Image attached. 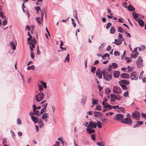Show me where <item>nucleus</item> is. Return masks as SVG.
Returning <instances> with one entry per match:
<instances>
[{"label": "nucleus", "instance_id": "obj_39", "mask_svg": "<svg viewBox=\"0 0 146 146\" xmlns=\"http://www.w3.org/2000/svg\"><path fill=\"white\" fill-rule=\"evenodd\" d=\"M40 83L43 85V86L44 88L46 89L47 88L46 84L45 82H44L43 81H41L40 82Z\"/></svg>", "mask_w": 146, "mask_h": 146}, {"label": "nucleus", "instance_id": "obj_33", "mask_svg": "<svg viewBox=\"0 0 146 146\" xmlns=\"http://www.w3.org/2000/svg\"><path fill=\"white\" fill-rule=\"evenodd\" d=\"M74 18H76V19L78 22L79 20L77 17V11L76 10L74 11Z\"/></svg>", "mask_w": 146, "mask_h": 146}, {"label": "nucleus", "instance_id": "obj_9", "mask_svg": "<svg viewBox=\"0 0 146 146\" xmlns=\"http://www.w3.org/2000/svg\"><path fill=\"white\" fill-rule=\"evenodd\" d=\"M142 61L141 58L139 57L137 62V66L138 68H141L143 66Z\"/></svg>", "mask_w": 146, "mask_h": 146}, {"label": "nucleus", "instance_id": "obj_10", "mask_svg": "<svg viewBox=\"0 0 146 146\" xmlns=\"http://www.w3.org/2000/svg\"><path fill=\"white\" fill-rule=\"evenodd\" d=\"M102 72H101L99 69L96 72V75L100 79H101L102 78Z\"/></svg>", "mask_w": 146, "mask_h": 146}, {"label": "nucleus", "instance_id": "obj_7", "mask_svg": "<svg viewBox=\"0 0 146 146\" xmlns=\"http://www.w3.org/2000/svg\"><path fill=\"white\" fill-rule=\"evenodd\" d=\"M131 116L133 118L135 119L136 120H138L140 117V114L138 111H136L132 113Z\"/></svg>", "mask_w": 146, "mask_h": 146}, {"label": "nucleus", "instance_id": "obj_5", "mask_svg": "<svg viewBox=\"0 0 146 146\" xmlns=\"http://www.w3.org/2000/svg\"><path fill=\"white\" fill-rule=\"evenodd\" d=\"M113 92L115 94H120L121 93V90L119 86H115L113 87Z\"/></svg>", "mask_w": 146, "mask_h": 146}, {"label": "nucleus", "instance_id": "obj_23", "mask_svg": "<svg viewBox=\"0 0 146 146\" xmlns=\"http://www.w3.org/2000/svg\"><path fill=\"white\" fill-rule=\"evenodd\" d=\"M48 117V114L46 113H44L42 117V118L43 119H46Z\"/></svg>", "mask_w": 146, "mask_h": 146}, {"label": "nucleus", "instance_id": "obj_43", "mask_svg": "<svg viewBox=\"0 0 146 146\" xmlns=\"http://www.w3.org/2000/svg\"><path fill=\"white\" fill-rule=\"evenodd\" d=\"M125 60H126L127 62V63H129L131 62L132 61V59L130 58H128L127 57L126 58H125Z\"/></svg>", "mask_w": 146, "mask_h": 146}, {"label": "nucleus", "instance_id": "obj_20", "mask_svg": "<svg viewBox=\"0 0 146 146\" xmlns=\"http://www.w3.org/2000/svg\"><path fill=\"white\" fill-rule=\"evenodd\" d=\"M119 76V72L118 71H115L113 73V76L114 77L118 78Z\"/></svg>", "mask_w": 146, "mask_h": 146}, {"label": "nucleus", "instance_id": "obj_62", "mask_svg": "<svg viewBox=\"0 0 146 146\" xmlns=\"http://www.w3.org/2000/svg\"><path fill=\"white\" fill-rule=\"evenodd\" d=\"M124 33L127 34V35H126V36L127 37L130 38L131 37V35L129 33H127L126 31H125Z\"/></svg>", "mask_w": 146, "mask_h": 146}, {"label": "nucleus", "instance_id": "obj_15", "mask_svg": "<svg viewBox=\"0 0 146 146\" xmlns=\"http://www.w3.org/2000/svg\"><path fill=\"white\" fill-rule=\"evenodd\" d=\"M89 127H87L86 129V131L88 132L89 134L94 133L95 132V130L94 129H92Z\"/></svg>", "mask_w": 146, "mask_h": 146}, {"label": "nucleus", "instance_id": "obj_4", "mask_svg": "<svg viewBox=\"0 0 146 146\" xmlns=\"http://www.w3.org/2000/svg\"><path fill=\"white\" fill-rule=\"evenodd\" d=\"M121 123L127 125H131L132 124V121L131 118L126 117L123 119Z\"/></svg>", "mask_w": 146, "mask_h": 146}, {"label": "nucleus", "instance_id": "obj_48", "mask_svg": "<svg viewBox=\"0 0 146 146\" xmlns=\"http://www.w3.org/2000/svg\"><path fill=\"white\" fill-rule=\"evenodd\" d=\"M10 131H11V134L12 136L13 137V138L14 139H15V134L14 132L12 130H11Z\"/></svg>", "mask_w": 146, "mask_h": 146}, {"label": "nucleus", "instance_id": "obj_53", "mask_svg": "<svg viewBox=\"0 0 146 146\" xmlns=\"http://www.w3.org/2000/svg\"><path fill=\"white\" fill-rule=\"evenodd\" d=\"M129 95V92L128 91H127L126 92H125L123 94V95L125 97H127Z\"/></svg>", "mask_w": 146, "mask_h": 146}, {"label": "nucleus", "instance_id": "obj_28", "mask_svg": "<svg viewBox=\"0 0 146 146\" xmlns=\"http://www.w3.org/2000/svg\"><path fill=\"white\" fill-rule=\"evenodd\" d=\"M110 31V33L111 34H113L115 32V30L113 27H111Z\"/></svg>", "mask_w": 146, "mask_h": 146}, {"label": "nucleus", "instance_id": "obj_50", "mask_svg": "<svg viewBox=\"0 0 146 146\" xmlns=\"http://www.w3.org/2000/svg\"><path fill=\"white\" fill-rule=\"evenodd\" d=\"M101 106L100 105H98L96 106V110H101Z\"/></svg>", "mask_w": 146, "mask_h": 146}, {"label": "nucleus", "instance_id": "obj_29", "mask_svg": "<svg viewBox=\"0 0 146 146\" xmlns=\"http://www.w3.org/2000/svg\"><path fill=\"white\" fill-rule=\"evenodd\" d=\"M92 103L93 105L91 106H93L95 104H98V100H95L94 98H93L92 100Z\"/></svg>", "mask_w": 146, "mask_h": 146}, {"label": "nucleus", "instance_id": "obj_30", "mask_svg": "<svg viewBox=\"0 0 146 146\" xmlns=\"http://www.w3.org/2000/svg\"><path fill=\"white\" fill-rule=\"evenodd\" d=\"M103 117H101L100 118V121H101L103 123H107L108 121V119L107 118H105L104 119H103Z\"/></svg>", "mask_w": 146, "mask_h": 146}, {"label": "nucleus", "instance_id": "obj_31", "mask_svg": "<svg viewBox=\"0 0 146 146\" xmlns=\"http://www.w3.org/2000/svg\"><path fill=\"white\" fill-rule=\"evenodd\" d=\"M37 109L35 110V111H33V112L34 113L35 115H38V116H40L39 114V111L38 110H37Z\"/></svg>", "mask_w": 146, "mask_h": 146}, {"label": "nucleus", "instance_id": "obj_17", "mask_svg": "<svg viewBox=\"0 0 146 146\" xmlns=\"http://www.w3.org/2000/svg\"><path fill=\"white\" fill-rule=\"evenodd\" d=\"M103 105V107L104 108L106 109L108 108V110H111L112 109V106L108 104L107 103H106V104H104V105Z\"/></svg>", "mask_w": 146, "mask_h": 146}, {"label": "nucleus", "instance_id": "obj_44", "mask_svg": "<svg viewBox=\"0 0 146 146\" xmlns=\"http://www.w3.org/2000/svg\"><path fill=\"white\" fill-rule=\"evenodd\" d=\"M111 89L109 88H107L106 90V93L108 94L110 93Z\"/></svg>", "mask_w": 146, "mask_h": 146}, {"label": "nucleus", "instance_id": "obj_14", "mask_svg": "<svg viewBox=\"0 0 146 146\" xmlns=\"http://www.w3.org/2000/svg\"><path fill=\"white\" fill-rule=\"evenodd\" d=\"M110 97H111L110 101L111 102L115 101L116 98V95L114 94H110Z\"/></svg>", "mask_w": 146, "mask_h": 146}, {"label": "nucleus", "instance_id": "obj_57", "mask_svg": "<svg viewBox=\"0 0 146 146\" xmlns=\"http://www.w3.org/2000/svg\"><path fill=\"white\" fill-rule=\"evenodd\" d=\"M127 3L126 2H124L123 3V4L122 5V6L124 7L127 8Z\"/></svg>", "mask_w": 146, "mask_h": 146}, {"label": "nucleus", "instance_id": "obj_2", "mask_svg": "<svg viewBox=\"0 0 146 146\" xmlns=\"http://www.w3.org/2000/svg\"><path fill=\"white\" fill-rule=\"evenodd\" d=\"M124 117V115L119 113L116 114L114 117L113 119L116 121H123Z\"/></svg>", "mask_w": 146, "mask_h": 146}, {"label": "nucleus", "instance_id": "obj_60", "mask_svg": "<svg viewBox=\"0 0 146 146\" xmlns=\"http://www.w3.org/2000/svg\"><path fill=\"white\" fill-rule=\"evenodd\" d=\"M64 61L65 62L66 61L68 62L70 61V57L66 56L64 60Z\"/></svg>", "mask_w": 146, "mask_h": 146}, {"label": "nucleus", "instance_id": "obj_64", "mask_svg": "<svg viewBox=\"0 0 146 146\" xmlns=\"http://www.w3.org/2000/svg\"><path fill=\"white\" fill-rule=\"evenodd\" d=\"M59 142L58 141H57L56 143L54 145H53V146H59Z\"/></svg>", "mask_w": 146, "mask_h": 146}, {"label": "nucleus", "instance_id": "obj_16", "mask_svg": "<svg viewBox=\"0 0 146 146\" xmlns=\"http://www.w3.org/2000/svg\"><path fill=\"white\" fill-rule=\"evenodd\" d=\"M120 76L122 78H126L128 79L129 78L130 76L129 74L126 73H123L121 74Z\"/></svg>", "mask_w": 146, "mask_h": 146}, {"label": "nucleus", "instance_id": "obj_22", "mask_svg": "<svg viewBox=\"0 0 146 146\" xmlns=\"http://www.w3.org/2000/svg\"><path fill=\"white\" fill-rule=\"evenodd\" d=\"M36 40L35 37H34L33 38H32L31 40V42H29L28 43L30 45H31V44H36Z\"/></svg>", "mask_w": 146, "mask_h": 146}, {"label": "nucleus", "instance_id": "obj_18", "mask_svg": "<svg viewBox=\"0 0 146 146\" xmlns=\"http://www.w3.org/2000/svg\"><path fill=\"white\" fill-rule=\"evenodd\" d=\"M31 118L33 121L35 123H36L38 120V118L37 117L31 116Z\"/></svg>", "mask_w": 146, "mask_h": 146}, {"label": "nucleus", "instance_id": "obj_25", "mask_svg": "<svg viewBox=\"0 0 146 146\" xmlns=\"http://www.w3.org/2000/svg\"><path fill=\"white\" fill-rule=\"evenodd\" d=\"M138 23L139 25L141 27H143L144 25V23L143 20L141 19H139L138 20Z\"/></svg>", "mask_w": 146, "mask_h": 146}, {"label": "nucleus", "instance_id": "obj_63", "mask_svg": "<svg viewBox=\"0 0 146 146\" xmlns=\"http://www.w3.org/2000/svg\"><path fill=\"white\" fill-rule=\"evenodd\" d=\"M108 101V99L107 98H104V101L103 102L102 105H104V104H106V102Z\"/></svg>", "mask_w": 146, "mask_h": 146}, {"label": "nucleus", "instance_id": "obj_36", "mask_svg": "<svg viewBox=\"0 0 146 146\" xmlns=\"http://www.w3.org/2000/svg\"><path fill=\"white\" fill-rule=\"evenodd\" d=\"M132 15L135 19H136L138 17V16L137 13L134 12L133 13Z\"/></svg>", "mask_w": 146, "mask_h": 146}, {"label": "nucleus", "instance_id": "obj_38", "mask_svg": "<svg viewBox=\"0 0 146 146\" xmlns=\"http://www.w3.org/2000/svg\"><path fill=\"white\" fill-rule=\"evenodd\" d=\"M96 124L97 125L98 127L99 128H100L102 127V123L100 121H97Z\"/></svg>", "mask_w": 146, "mask_h": 146}, {"label": "nucleus", "instance_id": "obj_35", "mask_svg": "<svg viewBox=\"0 0 146 146\" xmlns=\"http://www.w3.org/2000/svg\"><path fill=\"white\" fill-rule=\"evenodd\" d=\"M97 144L99 146H104L105 145V143L104 142H98Z\"/></svg>", "mask_w": 146, "mask_h": 146}, {"label": "nucleus", "instance_id": "obj_6", "mask_svg": "<svg viewBox=\"0 0 146 146\" xmlns=\"http://www.w3.org/2000/svg\"><path fill=\"white\" fill-rule=\"evenodd\" d=\"M138 75L135 72H132L130 74V78L131 80H136L138 79Z\"/></svg>", "mask_w": 146, "mask_h": 146}, {"label": "nucleus", "instance_id": "obj_11", "mask_svg": "<svg viewBox=\"0 0 146 146\" xmlns=\"http://www.w3.org/2000/svg\"><path fill=\"white\" fill-rule=\"evenodd\" d=\"M94 114L95 117H100L103 115V113L100 112L95 111L94 112Z\"/></svg>", "mask_w": 146, "mask_h": 146}, {"label": "nucleus", "instance_id": "obj_54", "mask_svg": "<svg viewBox=\"0 0 146 146\" xmlns=\"http://www.w3.org/2000/svg\"><path fill=\"white\" fill-rule=\"evenodd\" d=\"M38 88L40 91H41L43 89V86L42 85L38 84Z\"/></svg>", "mask_w": 146, "mask_h": 146}, {"label": "nucleus", "instance_id": "obj_24", "mask_svg": "<svg viewBox=\"0 0 146 146\" xmlns=\"http://www.w3.org/2000/svg\"><path fill=\"white\" fill-rule=\"evenodd\" d=\"M11 48L15 50L16 49V45L14 42H11L10 44Z\"/></svg>", "mask_w": 146, "mask_h": 146}, {"label": "nucleus", "instance_id": "obj_51", "mask_svg": "<svg viewBox=\"0 0 146 146\" xmlns=\"http://www.w3.org/2000/svg\"><path fill=\"white\" fill-rule=\"evenodd\" d=\"M114 55L116 56H118L120 55V53L117 51H115L114 52Z\"/></svg>", "mask_w": 146, "mask_h": 146}, {"label": "nucleus", "instance_id": "obj_59", "mask_svg": "<svg viewBox=\"0 0 146 146\" xmlns=\"http://www.w3.org/2000/svg\"><path fill=\"white\" fill-rule=\"evenodd\" d=\"M96 70V67H93L91 69V72L92 73H94Z\"/></svg>", "mask_w": 146, "mask_h": 146}, {"label": "nucleus", "instance_id": "obj_47", "mask_svg": "<svg viewBox=\"0 0 146 146\" xmlns=\"http://www.w3.org/2000/svg\"><path fill=\"white\" fill-rule=\"evenodd\" d=\"M111 25H112V24H111V23H108L106 25V29H109V28H110V27L111 26Z\"/></svg>", "mask_w": 146, "mask_h": 146}, {"label": "nucleus", "instance_id": "obj_34", "mask_svg": "<svg viewBox=\"0 0 146 146\" xmlns=\"http://www.w3.org/2000/svg\"><path fill=\"white\" fill-rule=\"evenodd\" d=\"M117 28L118 31L120 33H122L124 31V29L121 27H118Z\"/></svg>", "mask_w": 146, "mask_h": 146}, {"label": "nucleus", "instance_id": "obj_58", "mask_svg": "<svg viewBox=\"0 0 146 146\" xmlns=\"http://www.w3.org/2000/svg\"><path fill=\"white\" fill-rule=\"evenodd\" d=\"M35 9L37 11V13H38V12L40 10V7H39V6H37V7H35Z\"/></svg>", "mask_w": 146, "mask_h": 146}, {"label": "nucleus", "instance_id": "obj_45", "mask_svg": "<svg viewBox=\"0 0 146 146\" xmlns=\"http://www.w3.org/2000/svg\"><path fill=\"white\" fill-rule=\"evenodd\" d=\"M112 68V66L111 65H109L108 68H107L108 70V72H111V68Z\"/></svg>", "mask_w": 146, "mask_h": 146}, {"label": "nucleus", "instance_id": "obj_12", "mask_svg": "<svg viewBox=\"0 0 146 146\" xmlns=\"http://www.w3.org/2000/svg\"><path fill=\"white\" fill-rule=\"evenodd\" d=\"M122 40L119 39H115V42H113V43H115L116 45H119L121 44L122 43Z\"/></svg>", "mask_w": 146, "mask_h": 146}, {"label": "nucleus", "instance_id": "obj_19", "mask_svg": "<svg viewBox=\"0 0 146 146\" xmlns=\"http://www.w3.org/2000/svg\"><path fill=\"white\" fill-rule=\"evenodd\" d=\"M119 82L121 83V84H123L124 85H128L129 83V82L128 81L125 80H122L119 81Z\"/></svg>", "mask_w": 146, "mask_h": 146}, {"label": "nucleus", "instance_id": "obj_40", "mask_svg": "<svg viewBox=\"0 0 146 146\" xmlns=\"http://www.w3.org/2000/svg\"><path fill=\"white\" fill-rule=\"evenodd\" d=\"M145 47L144 45H142L139 48V51H141L145 49Z\"/></svg>", "mask_w": 146, "mask_h": 146}, {"label": "nucleus", "instance_id": "obj_32", "mask_svg": "<svg viewBox=\"0 0 146 146\" xmlns=\"http://www.w3.org/2000/svg\"><path fill=\"white\" fill-rule=\"evenodd\" d=\"M112 68L113 69H116L118 67V65L115 62L113 63L112 64Z\"/></svg>", "mask_w": 146, "mask_h": 146}, {"label": "nucleus", "instance_id": "obj_41", "mask_svg": "<svg viewBox=\"0 0 146 146\" xmlns=\"http://www.w3.org/2000/svg\"><path fill=\"white\" fill-rule=\"evenodd\" d=\"M35 68V66L34 65H32L31 66H29L27 68V70H29L30 69H31L32 70H33Z\"/></svg>", "mask_w": 146, "mask_h": 146}, {"label": "nucleus", "instance_id": "obj_13", "mask_svg": "<svg viewBox=\"0 0 146 146\" xmlns=\"http://www.w3.org/2000/svg\"><path fill=\"white\" fill-rule=\"evenodd\" d=\"M137 123L133 126V128H135L137 127H139L140 125H142L143 123L142 121H137Z\"/></svg>", "mask_w": 146, "mask_h": 146}, {"label": "nucleus", "instance_id": "obj_21", "mask_svg": "<svg viewBox=\"0 0 146 146\" xmlns=\"http://www.w3.org/2000/svg\"><path fill=\"white\" fill-rule=\"evenodd\" d=\"M127 8L129 11H135V8L131 4L129 5Z\"/></svg>", "mask_w": 146, "mask_h": 146}, {"label": "nucleus", "instance_id": "obj_46", "mask_svg": "<svg viewBox=\"0 0 146 146\" xmlns=\"http://www.w3.org/2000/svg\"><path fill=\"white\" fill-rule=\"evenodd\" d=\"M86 98H82L81 100V103L83 105L84 104L86 101Z\"/></svg>", "mask_w": 146, "mask_h": 146}, {"label": "nucleus", "instance_id": "obj_42", "mask_svg": "<svg viewBox=\"0 0 146 146\" xmlns=\"http://www.w3.org/2000/svg\"><path fill=\"white\" fill-rule=\"evenodd\" d=\"M118 39L121 40L122 41L123 40V36L122 34L120 33L119 34Z\"/></svg>", "mask_w": 146, "mask_h": 146}, {"label": "nucleus", "instance_id": "obj_1", "mask_svg": "<svg viewBox=\"0 0 146 146\" xmlns=\"http://www.w3.org/2000/svg\"><path fill=\"white\" fill-rule=\"evenodd\" d=\"M103 76L105 80L107 81H110L112 78V72H108L107 68H105L103 70Z\"/></svg>", "mask_w": 146, "mask_h": 146}, {"label": "nucleus", "instance_id": "obj_61", "mask_svg": "<svg viewBox=\"0 0 146 146\" xmlns=\"http://www.w3.org/2000/svg\"><path fill=\"white\" fill-rule=\"evenodd\" d=\"M121 97H120V95H118L117 96L116 95V100H121Z\"/></svg>", "mask_w": 146, "mask_h": 146}, {"label": "nucleus", "instance_id": "obj_56", "mask_svg": "<svg viewBox=\"0 0 146 146\" xmlns=\"http://www.w3.org/2000/svg\"><path fill=\"white\" fill-rule=\"evenodd\" d=\"M118 109H119L122 112L124 113L125 111V110L124 108L123 107H119V108H118Z\"/></svg>", "mask_w": 146, "mask_h": 146}, {"label": "nucleus", "instance_id": "obj_52", "mask_svg": "<svg viewBox=\"0 0 146 146\" xmlns=\"http://www.w3.org/2000/svg\"><path fill=\"white\" fill-rule=\"evenodd\" d=\"M95 135V134H92L91 135V138L93 140H94V141L95 140V139H96Z\"/></svg>", "mask_w": 146, "mask_h": 146}, {"label": "nucleus", "instance_id": "obj_3", "mask_svg": "<svg viewBox=\"0 0 146 146\" xmlns=\"http://www.w3.org/2000/svg\"><path fill=\"white\" fill-rule=\"evenodd\" d=\"M35 99L38 102H39L43 100L44 97V95L43 93L40 92L35 96Z\"/></svg>", "mask_w": 146, "mask_h": 146}, {"label": "nucleus", "instance_id": "obj_27", "mask_svg": "<svg viewBox=\"0 0 146 146\" xmlns=\"http://www.w3.org/2000/svg\"><path fill=\"white\" fill-rule=\"evenodd\" d=\"M119 84L121 86L122 89L123 90H127V88L126 85L123 84H121V83H120V82H119Z\"/></svg>", "mask_w": 146, "mask_h": 146}, {"label": "nucleus", "instance_id": "obj_55", "mask_svg": "<svg viewBox=\"0 0 146 146\" xmlns=\"http://www.w3.org/2000/svg\"><path fill=\"white\" fill-rule=\"evenodd\" d=\"M7 21L5 19L4 21H3L2 23V25L3 26H5V25L7 24Z\"/></svg>", "mask_w": 146, "mask_h": 146}, {"label": "nucleus", "instance_id": "obj_37", "mask_svg": "<svg viewBox=\"0 0 146 146\" xmlns=\"http://www.w3.org/2000/svg\"><path fill=\"white\" fill-rule=\"evenodd\" d=\"M109 56H110L109 54L107 53H106L104 54V55H103L102 56V58H103V59L104 60H105V58L106 57H109Z\"/></svg>", "mask_w": 146, "mask_h": 146}, {"label": "nucleus", "instance_id": "obj_26", "mask_svg": "<svg viewBox=\"0 0 146 146\" xmlns=\"http://www.w3.org/2000/svg\"><path fill=\"white\" fill-rule=\"evenodd\" d=\"M139 55V52H136L135 54H131V57L133 58H135L137 57Z\"/></svg>", "mask_w": 146, "mask_h": 146}, {"label": "nucleus", "instance_id": "obj_49", "mask_svg": "<svg viewBox=\"0 0 146 146\" xmlns=\"http://www.w3.org/2000/svg\"><path fill=\"white\" fill-rule=\"evenodd\" d=\"M36 19L38 23L40 24H41V21L40 20V17H36Z\"/></svg>", "mask_w": 146, "mask_h": 146}, {"label": "nucleus", "instance_id": "obj_8", "mask_svg": "<svg viewBox=\"0 0 146 146\" xmlns=\"http://www.w3.org/2000/svg\"><path fill=\"white\" fill-rule=\"evenodd\" d=\"M85 127H87L91 128H96L97 127V124L96 122H93L92 121H91L89 122L88 125V126L86 125Z\"/></svg>", "mask_w": 146, "mask_h": 146}]
</instances>
